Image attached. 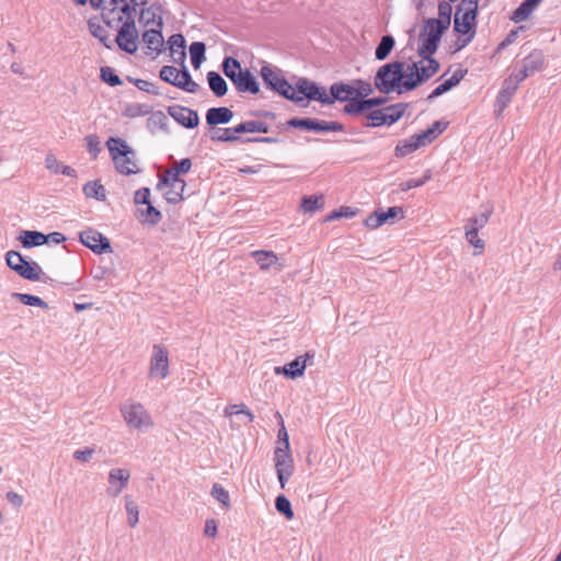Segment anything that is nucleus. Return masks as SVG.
Returning a JSON list of instances; mask_svg holds the SVG:
<instances>
[{"instance_id":"f257e3e1","label":"nucleus","mask_w":561,"mask_h":561,"mask_svg":"<svg viewBox=\"0 0 561 561\" xmlns=\"http://www.w3.org/2000/svg\"><path fill=\"white\" fill-rule=\"evenodd\" d=\"M478 7V0H461L456 8L454 30L459 34L468 35L457 49L467 46L476 35Z\"/></svg>"},{"instance_id":"f03ea898","label":"nucleus","mask_w":561,"mask_h":561,"mask_svg":"<svg viewBox=\"0 0 561 561\" xmlns=\"http://www.w3.org/2000/svg\"><path fill=\"white\" fill-rule=\"evenodd\" d=\"M404 66L403 61H391L382 65L378 68L374 84L375 88L383 94H390L397 92L398 94L404 93L401 90L402 79L404 78Z\"/></svg>"},{"instance_id":"7ed1b4c3","label":"nucleus","mask_w":561,"mask_h":561,"mask_svg":"<svg viewBox=\"0 0 561 561\" xmlns=\"http://www.w3.org/2000/svg\"><path fill=\"white\" fill-rule=\"evenodd\" d=\"M261 77L267 88L273 90L286 100L294 102L300 107H306L304 98L296 93L295 88L283 76V71L271 65H264L261 68Z\"/></svg>"},{"instance_id":"20e7f679","label":"nucleus","mask_w":561,"mask_h":561,"mask_svg":"<svg viewBox=\"0 0 561 561\" xmlns=\"http://www.w3.org/2000/svg\"><path fill=\"white\" fill-rule=\"evenodd\" d=\"M106 147L117 172L123 175H131L139 172L134 160L135 151L124 139L110 137L106 141Z\"/></svg>"},{"instance_id":"39448f33","label":"nucleus","mask_w":561,"mask_h":561,"mask_svg":"<svg viewBox=\"0 0 561 561\" xmlns=\"http://www.w3.org/2000/svg\"><path fill=\"white\" fill-rule=\"evenodd\" d=\"M446 30V25L444 26L435 18L427 19L419 35L421 45L417 53L435 54Z\"/></svg>"},{"instance_id":"423d86ee","label":"nucleus","mask_w":561,"mask_h":561,"mask_svg":"<svg viewBox=\"0 0 561 561\" xmlns=\"http://www.w3.org/2000/svg\"><path fill=\"white\" fill-rule=\"evenodd\" d=\"M7 265L14 271L18 275L27 280H41V267L37 263H30L21 253L16 251H9L5 254Z\"/></svg>"},{"instance_id":"0eeeda50","label":"nucleus","mask_w":561,"mask_h":561,"mask_svg":"<svg viewBox=\"0 0 561 561\" xmlns=\"http://www.w3.org/2000/svg\"><path fill=\"white\" fill-rule=\"evenodd\" d=\"M121 412L129 427L141 430L144 426L152 425L150 415L140 403L124 404Z\"/></svg>"},{"instance_id":"6e6552de","label":"nucleus","mask_w":561,"mask_h":561,"mask_svg":"<svg viewBox=\"0 0 561 561\" xmlns=\"http://www.w3.org/2000/svg\"><path fill=\"white\" fill-rule=\"evenodd\" d=\"M138 38L139 34L136 27V22L135 20H129L123 22L117 32L115 42L121 50L128 54H135L137 50Z\"/></svg>"},{"instance_id":"1a4fd4ad","label":"nucleus","mask_w":561,"mask_h":561,"mask_svg":"<svg viewBox=\"0 0 561 561\" xmlns=\"http://www.w3.org/2000/svg\"><path fill=\"white\" fill-rule=\"evenodd\" d=\"M545 66V56L541 50L534 49L523 60V66L519 70L513 72L514 77L519 83L535 72L541 71Z\"/></svg>"},{"instance_id":"9d476101","label":"nucleus","mask_w":561,"mask_h":561,"mask_svg":"<svg viewBox=\"0 0 561 561\" xmlns=\"http://www.w3.org/2000/svg\"><path fill=\"white\" fill-rule=\"evenodd\" d=\"M80 242L96 254L112 252L110 240L95 229L89 228L80 232Z\"/></svg>"},{"instance_id":"9b49d317","label":"nucleus","mask_w":561,"mask_h":561,"mask_svg":"<svg viewBox=\"0 0 561 561\" xmlns=\"http://www.w3.org/2000/svg\"><path fill=\"white\" fill-rule=\"evenodd\" d=\"M169 375V354L164 346L154 344L152 347V356L150 359L149 376L167 378Z\"/></svg>"},{"instance_id":"f8f14e48","label":"nucleus","mask_w":561,"mask_h":561,"mask_svg":"<svg viewBox=\"0 0 561 561\" xmlns=\"http://www.w3.org/2000/svg\"><path fill=\"white\" fill-rule=\"evenodd\" d=\"M314 354L307 352L305 355L296 357L283 367H276L275 374H283L289 379H296L305 374L306 367L313 364Z\"/></svg>"},{"instance_id":"ddd939ff","label":"nucleus","mask_w":561,"mask_h":561,"mask_svg":"<svg viewBox=\"0 0 561 561\" xmlns=\"http://www.w3.org/2000/svg\"><path fill=\"white\" fill-rule=\"evenodd\" d=\"M407 70L408 72L404 73L401 84L403 92L413 91L427 81L426 73L423 70V60L408 65Z\"/></svg>"},{"instance_id":"4468645a","label":"nucleus","mask_w":561,"mask_h":561,"mask_svg":"<svg viewBox=\"0 0 561 561\" xmlns=\"http://www.w3.org/2000/svg\"><path fill=\"white\" fill-rule=\"evenodd\" d=\"M168 114L181 126L193 129L199 124L197 111L183 105H171L168 107Z\"/></svg>"},{"instance_id":"2eb2a0df","label":"nucleus","mask_w":561,"mask_h":561,"mask_svg":"<svg viewBox=\"0 0 561 561\" xmlns=\"http://www.w3.org/2000/svg\"><path fill=\"white\" fill-rule=\"evenodd\" d=\"M296 93L302 94L300 95L304 100L308 101H318L324 104L325 90L320 88L316 82L310 81L307 78H299L296 82L295 88ZM305 103L308 104L307 101Z\"/></svg>"},{"instance_id":"dca6fc26","label":"nucleus","mask_w":561,"mask_h":561,"mask_svg":"<svg viewBox=\"0 0 561 561\" xmlns=\"http://www.w3.org/2000/svg\"><path fill=\"white\" fill-rule=\"evenodd\" d=\"M130 479V471L124 468H113L108 472V488L106 493L111 497H117L127 486Z\"/></svg>"},{"instance_id":"f3484780","label":"nucleus","mask_w":561,"mask_h":561,"mask_svg":"<svg viewBox=\"0 0 561 561\" xmlns=\"http://www.w3.org/2000/svg\"><path fill=\"white\" fill-rule=\"evenodd\" d=\"M387 102L385 96L367 98L366 100H354L351 104H345L343 113L350 116H359L370 110L383 105Z\"/></svg>"},{"instance_id":"a211bd4d","label":"nucleus","mask_w":561,"mask_h":561,"mask_svg":"<svg viewBox=\"0 0 561 561\" xmlns=\"http://www.w3.org/2000/svg\"><path fill=\"white\" fill-rule=\"evenodd\" d=\"M355 87L343 81L334 82L330 87V95L325 93L324 104H333L335 101L347 102L354 96Z\"/></svg>"},{"instance_id":"6ab92c4d","label":"nucleus","mask_w":561,"mask_h":561,"mask_svg":"<svg viewBox=\"0 0 561 561\" xmlns=\"http://www.w3.org/2000/svg\"><path fill=\"white\" fill-rule=\"evenodd\" d=\"M519 82L512 76L506 78L503 81L502 89L497 93L496 100H495V111L501 114L507 104L511 102L512 98L516 93L518 89Z\"/></svg>"},{"instance_id":"aec40b11","label":"nucleus","mask_w":561,"mask_h":561,"mask_svg":"<svg viewBox=\"0 0 561 561\" xmlns=\"http://www.w3.org/2000/svg\"><path fill=\"white\" fill-rule=\"evenodd\" d=\"M232 83L240 93H260V84L248 68L238 73V77L232 81Z\"/></svg>"},{"instance_id":"412c9836","label":"nucleus","mask_w":561,"mask_h":561,"mask_svg":"<svg viewBox=\"0 0 561 561\" xmlns=\"http://www.w3.org/2000/svg\"><path fill=\"white\" fill-rule=\"evenodd\" d=\"M185 38L181 33L172 34L168 39L169 49L174 64H184L186 60Z\"/></svg>"},{"instance_id":"4be33fe9","label":"nucleus","mask_w":561,"mask_h":561,"mask_svg":"<svg viewBox=\"0 0 561 561\" xmlns=\"http://www.w3.org/2000/svg\"><path fill=\"white\" fill-rule=\"evenodd\" d=\"M467 72H468L467 69H461V68L457 69L449 79L445 80L443 83H440L438 87H436L432 91V93L427 96V100L432 101V100L443 95L444 93L448 92L454 87L458 85Z\"/></svg>"},{"instance_id":"5701e85b","label":"nucleus","mask_w":561,"mask_h":561,"mask_svg":"<svg viewBox=\"0 0 561 561\" xmlns=\"http://www.w3.org/2000/svg\"><path fill=\"white\" fill-rule=\"evenodd\" d=\"M233 117V112L226 107H210L206 112V123L215 128L217 125L228 124Z\"/></svg>"},{"instance_id":"b1692460","label":"nucleus","mask_w":561,"mask_h":561,"mask_svg":"<svg viewBox=\"0 0 561 561\" xmlns=\"http://www.w3.org/2000/svg\"><path fill=\"white\" fill-rule=\"evenodd\" d=\"M142 42L146 44L148 49L153 50L159 55L162 51V46L164 44L162 28L157 26L145 31L142 34Z\"/></svg>"},{"instance_id":"393cba45","label":"nucleus","mask_w":561,"mask_h":561,"mask_svg":"<svg viewBox=\"0 0 561 561\" xmlns=\"http://www.w3.org/2000/svg\"><path fill=\"white\" fill-rule=\"evenodd\" d=\"M146 127L151 134L162 131L169 134L170 129L168 126V117L162 111H156L150 113L146 122Z\"/></svg>"},{"instance_id":"a878e982","label":"nucleus","mask_w":561,"mask_h":561,"mask_svg":"<svg viewBox=\"0 0 561 561\" xmlns=\"http://www.w3.org/2000/svg\"><path fill=\"white\" fill-rule=\"evenodd\" d=\"M149 13L157 15V18H158L157 26L162 28L163 27V19H162L163 8H162L161 3L153 2L149 7L146 5L140 9L139 22L145 26H149L150 21H152V18H149Z\"/></svg>"},{"instance_id":"bb28decb","label":"nucleus","mask_w":561,"mask_h":561,"mask_svg":"<svg viewBox=\"0 0 561 561\" xmlns=\"http://www.w3.org/2000/svg\"><path fill=\"white\" fill-rule=\"evenodd\" d=\"M179 65L181 68L179 70L176 88H179L183 91H186L188 93H196L199 89V84L192 79L191 73H190L185 62L179 64Z\"/></svg>"},{"instance_id":"cd10ccee","label":"nucleus","mask_w":561,"mask_h":561,"mask_svg":"<svg viewBox=\"0 0 561 561\" xmlns=\"http://www.w3.org/2000/svg\"><path fill=\"white\" fill-rule=\"evenodd\" d=\"M45 167L54 174L60 173L70 178L77 176V171L73 168L62 164L53 153L46 154Z\"/></svg>"},{"instance_id":"c85d7f7f","label":"nucleus","mask_w":561,"mask_h":561,"mask_svg":"<svg viewBox=\"0 0 561 561\" xmlns=\"http://www.w3.org/2000/svg\"><path fill=\"white\" fill-rule=\"evenodd\" d=\"M22 245L26 249L43 245L47 243L45 233L36 230H24L19 237Z\"/></svg>"},{"instance_id":"c756f323","label":"nucleus","mask_w":561,"mask_h":561,"mask_svg":"<svg viewBox=\"0 0 561 561\" xmlns=\"http://www.w3.org/2000/svg\"><path fill=\"white\" fill-rule=\"evenodd\" d=\"M542 0H524L513 12L512 20L515 23L526 21Z\"/></svg>"},{"instance_id":"7c9ffc66","label":"nucleus","mask_w":561,"mask_h":561,"mask_svg":"<svg viewBox=\"0 0 561 561\" xmlns=\"http://www.w3.org/2000/svg\"><path fill=\"white\" fill-rule=\"evenodd\" d=\"M207 82L211 92L217 96L221 98L228 92V84L226 80L216 71H209L207 73Z\"/></svg>"},{"instance_id":"2f4dec72","label":"nucleus","mask_w":561,"mask_h":561,"mask_svg":"<svg viewBox=\"0 0 561 561\" xmlns=\"http://www.w3.org/2000/svg\"><path fill=\"white\" fill-rule=\"evenodd\" d=\"M146 206V209H137V219L151 226L158 225L162 219L161 211L157 209L151 203Z\"/></svg>"},{"instance_id":"473e14b6","label":"nucleus","mask_w":561,"mask_h":561,"mask_svg":"<svg viewBox=\"0 0 561 561\" xmlns=\"http://www.w3.org/2000/svg\"><path fill=\"white\" fill-rule=\"evenodd\" d=\"M251 256L263 271L268 270L271 266L277 264L278 262V257L273 251L256 250L251 252Z\"/></svg>"},{"instance_id":"72a5a7b5","label":"nucleus","mask_w":561,"mask_h":561,"mask_svg":"<svg viewBox=\"0 0 561 561\" xmlns=\"http://www.w3.org/2000/svg\"><path fill=\"white\" fill-rule=\"evenodd\" d=\"M164 187H168V190L164 192V198L169 204L175 205L184 199L183 193L186 187L185 181L172 183L170 185H164Z\"/></svg>"},{"instance_id":"f704fd0d","label":"nucleus","mask_w":561,"mask_h":561,"mask_svg":"<svg viewBox=\"0 0 561 561\" xmlns=\"http://www.w3.org/2000/svg\"><path fill=\"white\" fill-rule=\"evenodd\" d=\"M396 45L392 35H383L375 49V58L377 60H386Z\"/></svg>"},{"instance_id":"c9c22d12","label":"nucleus","mask_w":561,"mask_h":561,"mask_svg":"<svg viewBox=\"0 0 561 561\" xmlns=\"http://www.w3.org/2000/svg\"><path fill=\"white\" fill-rule=\"evenodd\" d=\"M408 103H396L385 107L386 125L397 123L405 113Z\"/></svg>"},{"instance_id":"e433bc0d","label":"nucleus","mask_w":561,"mask_h":561,"mask_svg":"<svg viewBox=\"0 0 561 561\" xmlns=\"http://www.w3.org/2000/svg\"><path fill=\"white\" fill-rule=\"evenodd\" d=\"M421 147H423V146L417 140V137L415 135H413L409 139L404 140L403 142H400L396 146L394 156L398 158H402V157H405L409 153L417 150Z\"/></svg>"},{"instance_id":"4c0bfd02","label":"nucleus","mask_w":561,"mask_h":561,"mask_svg":"<svg viewBox=\"0 0 561 561\" xmlns=\"http://www.w3.org/2000/svg\"><path fill=\"white\" fill-rule=\"evenodd\" d=\"M83 193L88 198H94L96 201H105L106 191L99 181H90L83 185Z\"/></svg>"},{"instance_id":"58836bf2","label":"nucleus","mask_w":561,"mask_h":561,"mask_svg":"<svg viewBox=\"0 0 561 561\" xmlns=\"http://www.w3.org/2000/svg\"><path fill=\"white\" fill-rule=\"evenodd\" d=\"M300 206L305 213H314L324 207V196L322 194L304 196Z\"/></svg>"},{"instance_id":"ea45409f","label":"nucleus","mask_w":561,"mask_h":561,"mask_svg":"<svg viewBox=\"0 0 561 561\" xmlns=\"http://www.w3.org/2000/svg\"><path fill=\"white\" fill-rule=\"evenodd\" d=\"M483 208V211L468 220L466 225L467 228H477V231H479L489 222L493 214V207L491 205H486Z\"/></svg>"},{"instance_id":"a19ab883","label":"nucleus","mask_w":561,"mask_h":561,"mask_svg":"<svg viewBox=\"0 0 561 561\" xmlns=\"http://www.w3.org/2000/svg\"><path fill=\"white\" fill-rule=\"evenodd\" d=\"M210 139L213 141H222V142H236V141H243L244 140L232 134L231 128H213L210 130Z\"/></svg>"},{"instance_id":"79ce46f5","label":"nucleus","mask_w":561,"mask_h":561,"mask_svg":"<svg viewBox=\"0 0 561 561\" xmlns=\"http://www.w3.org/2000/svg\"><path fill=\"white\" fill-rule=\"evenodd\" d=\"M221 68L225 76L229 78L231 82L238 77V73H240L243 70L240 61L230 56L225 57Z\"/></svg>"},{"instance_id":"37998d69","label":"nucleus","mask_w":561,"mask_h":561,"mask_svg":"<svg viewBox=\"0 0 561 561\" xmlns=\"http://www.w3.org/2000/svg\"><path fill=\"white\" fill-rule=\"evenodd\" d=\"M367 122L363 123L365 127H379L381 125H386V116H385V107L370 110L364 113Z\"/></svg>"},{"instance_id":"c03bdc74","label":"nucleus","mask_w":561,"mask_h":561,"mask_svg":"<svg viewBox=\"0 0 561 561\" xmlns=\"http://www.w3.org/2000/svg\"><path fill=\"white\" fill-rule=\"evenodd\" d=\"M206 45L203 42H193L190 46L191 61L195 69H198L205 60Z\"/></svg>"},{"instance_id":"a18cd8bd","label":"nucleus","mask_w":561,"mask_h":561,"mask_svg":"<svg viewBox=\"0 0 561 561\" xmlns=\"http://www.w3.org/2000/svg\"><path fill=\"white\" fill-rule=\"evenodd\" d=\"M152 111V107L150 105L146 104H127L125 108L122 112V115L127 118H136L139 116H145L150 114Z\"/></svg>"},{"instance_id":"49530a36","label":"nucleus","mask_w":561,"mask_h":561,"mask_svg":"<svg viewBox=\"0 0 561 561\" xmlns=\"http://www.w3.org/2000/svg\"><path fill=\"white\" fill-rule=\"evenodd\" d=\"M125 508L127 513V523L130 527H136L139 522V508L130 495H125Z\"/></svg>"},{"instance_id":"de8ad7c7","label":"nucleus","mask_w":561,"mask_h":561,"mask_svg":"<svg viewBox=\"0 0 561 561\" xmlns=\"http://www.w3.org/2000/svg\"><path fill=\"white\" fill-rule=\"evenodd\" d=\"M344 125L334 121H322L314 118L312 131L328 133V131H343Z\"/></svg>"},{"instance_id":"09e8293b","label":"nucleus","mask_w":561,"mask_h":561,"mask_svg":"<svg viewBox=\"0 0 561 561\" xmlns=\"http://www.w3.org/2000/svg\"><path fill=\"white\" fill-rule=\"evenodd\" d=\"M353 85L355 87V91L351 103H353L354 100H366L374 92L373 85L362 79L355 80Z\"/></svg>"},{"instance_id":"8fccbe9b","label":"nucleus","mask_w":561,"mask_h":561,"mask_svg":"<svg viewBox=\"0 0 561 561\" xmlns=\"http://www.w3.org/2000/svg\"><path fill=\"white\" fill-rule=\"evenodd\" d=\"M419 56L422 57L423 70L425 71L426 79L428 81L439 70V62L432 57V55H427L425 53H419Z\"/></svg>"},{"instance_id":"3c124183","label":"nucleus","mask_w":561,"mask_h":561,"mask_svg":"<svg viewBox=\"0 0 561 561\" xmlns=\"http://www.w3.org/2000/svg\"><path fill=\"white\" fill-rule=\"evenodd\" d=\"M12 297L18 299L20 302L26 306L41 307L43 309L48 308V304L44 301L42 298L31 295V294H20L13 293Z\"/></svg>"},{"instance_id":"603ef678","label":"nucleus","mask_w":561,"mask_h":561,"mask_svg":"<svg viewBox=\"0 0 561 561\" xmlns=\"http://www.w3.org/2000/svg\"><path fill=\"white\" fill-rule=\"evenodd\" d=\"M275 508L277 512L286 517V519L290 520L294 518V511L290 504V501L283 494H279L275 499Z\"/></svg>"},{"instance_id":"864d4df0","label":"nucleus","mask_w":561,"mask_h":561,"mask_svg":"<svg viewBox=\"0 0 561 561\" xmlns=\"http://www.w3.org/2000/svg\"><path fill=\"white\" fill-rule=\"evenodd\" d=\"M100 78L103 82L107 83L110 87H117V85L123 84L122 79L118 77V75L115 73V70L110 66L101 67Z\"/></svg>"},{"instance_id":"5fc2aeb1","label":"nucleus","mask_w":561,"mask_h":561,"mask_svg":"<svg viewBox=\"0 0 561 561\" xmlns=\"http://www.w3.org/2000/svg\"><path fill=\"white\" fill-rule=\"evenodd\" d=\"M89 30L91 34L96 37L106 48H112L107 31L100 24L89 22Z\"/></svg>"},{"instance_id":"6e6d98bb","label":"nucleus","mask_w":561,"mask_h":561,"mask_svg":"<svg viewBox=\"0 0 561 561\" xmlns=\"http://www.w3.org/2000/svg\"><path fill=\"white\" fill-rule=\"evenodd\" d=\"M290 447L287 446H277L274 450V462L275 467H280L284 463H288L293 461Z\"/></svg>"},{"instance_id":"4d7b16f0","label":"nucleus","mask_w":561,"mask_h":561,"mask_svg":"<svg viewBox=\"0 0 561 561\" xmlns=\"http://www.w3.org/2000/svg\"><path fill=\"white\" fill-rule=\"evenodd\" d=\"M465 236L466 240L474 248L479 249V252H474V254H481L484 250L485 243L482 239L479 238L477 228H467L465 227Z\"/></svg>"},{"instance_id":"13d9d810","label":"nucleus","mask_w":561,"mask_h":561,"mask_svg":"<svg viewBox=\"0 0 561 561\" xmlns=\"http://www.w3.org/2000/svg\"><path fill=\"white\" fill-rule=\"evenodd\" d=\"M432 178L431 171L427 170L421 179H410L405 182H402L399 187L401 192H408L409 190L423 186L427 183Z\"/></svg>"},{"instance_id":"bf43d9fd","label":"nucleus","mask_w":561,"mask_h":561,"mask_svg":"<svg viewBox=\"0 0 561 561\" xmlns=\"http://www.w3.org/2000/svg\"><path fill=\"white\" fill-rule=\"evenodd\" d=\"M211 496L216 499L222 506L227 510L230 508V496L228 491L220 485L219 483H215L211 488Z\"/></svg>"},{"instance_id":"052dcab7","label":"nucleus","mask_w":561,"mask_h":561,"mask_svg":"<svg viewBox=\"0 0 561 561\" xmlns=\"http://www.w3.org/2000/svg\"><path fill=\"white\" fill-rule=\"evenodd\" d=\"M453 13V7L449 2L440 1L438 3V18L436 19L438 22L443 23L446 28L450 25Z\"/></svg>"},{"instance_id":"680f3d73","label":"nucleus","mask_w":561,"mask_h":561,"mask_svg":"<svg viewBox=\"0 0 561 561\" xmlns=\"http://www.w3.org/2000/svg\"><path fill=\"white\" fill-rule=\"evenodd\" d=\"M181 181H184L180 178V174L175 171L174 168H171L165 171L164 174L159 176V182L157 184L158 190H162L164 185H170L172 183H179Z\"/></svg>"},{"instance_id":"e2e57ef3","label":"nucleus","mask_w":561,"mask_h":561,"mask_svg":"<svg viewBox=\"0 0 561 561\" xmlns=\"http://www.w3.org/2000/svg\"><path fill=\"white\" fill-rule=\"evenodd\" d=\"M159 77L164 82L176 87L178 78H179V70L173 66H163L160 69Z\"/></svg>"},{"instance_id":"0e129e2a","label":"nucleus","mask_w":561,"mask_h":561,"mask_svg":"<svg viewBox=\"0 0 561 561\" xmlns=\"http://www.w3.org/2000/svg\"><path fill=\"white\" fill-rule=\"evenodd\" d=\"M127 80L131 83H134L139 90L145 91L147 93L159 95L160 91L158 87L150 81L144 80V79H135L131 77H127Z\"/></svg>"},{"instance_id":"69168bd1","label":"nucleus","mask_w":561,"mask_h":561,"mask_svg":"<svg viewBox=\"0 0 561 561\" xmlns=\"http://www.w3.org/2000/svg\"><path fill=\"white\" fill-rule=\"evenodd\" d=\"M399 214L403 216V208L399 206L389 207L387 210H378L381 225L394 219Z\"/></svg>"},{"instance_id":"338daca9","label":"nucleus","mask_w":561,"mask_h":561,"mask_svg":"<svg viewBox=\"0 0 561 561\" xmlns=\"http://www.w3.org/2000/svg\"><path fill=\"white\" fill-rule=\"evenodd\" d=\"M84 140L87 142L88 151L93 156V158H96L101 151L100 137L95 134H91V135L85 136Z\"/></svg>"},{"instance_id":"774afa93","label":"nucleus","mask_w":561,"mask_h":561,"mask_svg":"<svg viewBox=\"0 0 561 561\" xmlns=\"http://www.w3.org/2000/svg\"><path fill=\"white\" fill-rule=\"evenodd\" d=\"M313 121H314V118H309V117H306V118L294 117V118H290L287 122V125L289 127L301 128V129H306V130L312 131V129H313Z\"/></svg>"}]
</instances>
